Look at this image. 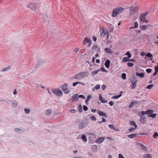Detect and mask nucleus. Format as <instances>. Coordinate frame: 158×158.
Listing matches in <instances>:
<instances>
[{
	"label": "nucleus",
	"instance_id": "09e8293b",
	"mask_svg": "<svg viewBox=\"0 0 158 158\" xmlns=\"http://www.w3.org/2000/svg\"><path fill=\"white\" fill-rule=\"evenodd\" d=\"M133 65V64L131 63L128 62L127 63V65L129 67H132Z\"/></svg>",
	"mask_w": 158,
	"mask_h": 158
},
{
	"label": "nucleus",
	"instance_id": "39448f33",
	"mask_svg": "<svg viewBox=\"0 0 158 158\" xmlns=\"http://www.w3.org/2000/svg\"><path fill=\"white\" fill-rule=\"evenodd\" d=\"M28 7L32 11H34L35 12L36 5L35 3H33L29 4L28 5Z\"/></svg>",
	"mask_w": 158,
	"mask_h": 158
},
{
	"label": "nucleus",
	"instance_id": "f704fd0d",
	"mask_svg": "<svg viewBox=\"0 0 158 158\" xmlns=\"http://www.w3.org/2000/svg\"><path fill=\"white\" fill-rule=\"evenodd\" d=\"M148 117H151L152 118H155L156 116V114H151L150 115H148Z\"/></svg>",
	"mask_w": 158,
	"mask_h": 158
},
{
	"label": "nucleus",
	"instance_id": "7c9ffc66",
	"mask_svg": "<svg viewBox=\"0 0 158 158\" xmlns=\"http://www.w3.org/2000/svg\"><path fill=\"white\" fill-rule=\"evenodd\" d=\"M81 138L84 142H86L87 141V139L85 135H83L81 136Z\"/></svg>",
	"mask_w": 158,
	"mask_h": 158
},
{
	"label": "nucleus",
	"instance_id": "4d7b16f0",
	"mask_svg": "<svg viewBox=\"0 0 158 158\" xmlns=\"http://www.w3.org/2000/svg\"><path fill=\"white\" fill-rule=\"evenodd\" d=\"M118 158H124L123 156L120 154H119L118 155Z\"/></svg>",
	"mask_w": 158,
	"mask_h": 158
},
{
	"label": "nucleus",
	"instance_id": "f3484780",
	"mask_svg": "<svg viewBox=\"0 0 158 158\" xmlns=\"http://www.w3.org/2000/svg\"><path fill=\"white\" fill-rule=\"evenodd\" d=\"M78 95L77 94H76L74 95L72 97V99L73 101L76 102L78 100Z\"/></svg>",
	"mask_w": 158,
	"mask_h": 158
},
{
	"label": "nucleus",
	"instance_id": "4c0bfd02",
	"mask_svg": "<svg viewBox=\"0 0 158 158\" xmlns=\"http://www.w3.org/2000/svg\"><path fill=\"white\" fill-rule=\"evenodd\" d=\"M153 137L155 139H157L158 138V133L157 132H155L154 133L153 135Z\"/></svg>",
	"mask_w": 158,
	"mask_h": 158
},
{
	"label": "nucleus",
	"instance_id": "a211bd4d",
	"mask_svg": "<svg viewBox=\"0 0 158 158\" xmlns=\"http://www.w3.org/2000/svg\"><path fill=\"white\" fill-rule=\"evenodd\" d=\"M136 74L137 76L139 77L142 78H144V74L143 73H139L136 72Z\"/></svg>",
	"mask_w": 158,
	"mask_h": 158
},
{
	"label": "nucleus",
	"instance_id": "2f4dec72",
	"mask_svg": "<svg viewBox=\"0 0 158 158\" xmlns=\"http://www.w3.org/2000/svg\"><path fill=\"white\" fill-rule=\"evenodd\" d=\"M100 70V69L98 70H95L94 71H93L92 73L91 74L93 76H94L95 74H97L98 73L99 71Z\"/></svg>",
	"mask_w": 158,
	"mask_h": 158
},
{
	"label": "nucleus",
	"instance_id": "c85d7f7f",
	"mask_svg": "<svg viewBox=\"0 0 158 158\" xmlns=\"http://www.w3.org/2000/svg\"><path fill=\"white\" fill-rule=\"evenodd\" d=\"M108 127L109 128H110L111 129H113L114 131H118V129H116L114 126L112 125H109L108 126Z\"/></svg>",
	"mask_w": 158,
	"mask_h": 158
},
{
	"label": "nucleus",
	"instance_id": "338daca9",
	"mask_svg": "<svg viewBox=\"0 0 158 158\" xmlns=\"http://www.w3.org/2000/svg\"><path fill=\"white\" fill-rule=\"evenodd\" d=\"M91 95H89L87 96V98L89 100L90 99H91Z\"/></svg>",
	"mask_w": 158,
	"mask_h": 158
},
{
	"label": "nucleus",
	"instance_id": "3c124183",
	"mask_svg": "<svg viewBox=\"0 0 158 158\" xmlns=\"http://www.w3.org/2000/svg\"><path fill=\"white\" fill-rule=\"evenodd\" d=\"M96 89H98L100 88V85H97L94 86Z\"/></svg>",
	"mask_w": 158,
	"mask_h": 158
},
{
	"label": "nucleus",
	"instance_id": "7ed1b4c3",
	"mask_svg": "<svg viewBox=\"0 0 158 158\" xmlns=\"http://www.w3.org/2000/svg\"><path fill=\"white\" fill-rule=\"evenodd\" d=\"M139 10L138 7L136 6H132L130 7V14L133 15L137 12Z\"/></svg>",
	"mask_w": 158,
	"mask_h": 158
},
{
	"label": "nucleus",
	"instance_id": "13d9d810",
	"mask_svg": "<svg viewBox=\"0 0 158 158\" xmlns=\"http://www.w3.org/2000/svg\"><path fill=\"white\" fill-rule=\"evenodd\" d=\"M70 112L72 113H75L76 112V110L75 109H72L70 111Z\"/></svg>",
	"mask_w": 158,
	"mask_h": 158
},
{
	"label": "nucleus",
	"instance_id": "69168bd1",
	"mask_svg": "<svg viewBox=\"0 0 158 158\" xmlns=\"http://www.w3.org/2000/svg\"><path fill=\"white\" fill-rule=\"evenodd\" d=\"M140 55L141 56H143L145 55V53L144 52H141Z\"/></svg>",
	"mask_w": 158,
	"mask_h": 158
},
{
	"label": "nucleus",
	"instance_id": "6ab92c4d",
	"mask_svg": "<svg viewBox=\"0 0 158 158\" xmlns=\"http://www.w3.org/2000/svg\"><path fill=\"white\" fill-rule=\"evenodd\" d=\"M110 61L109 60H107L105 63V65L106 67L108 68L110 67Z\"/></svg>",
	"mask_w": 158,
	"mask_h": 158
},
{
	"label": "nucleus",
	"instance_id": "4be33fe9",
	"mask_svg": "<svg viewBox=\"0 0 158 158\" xmlns=\"http://www.w3.org/2000/svg\"><path fill=\"white\" fill-rule=\"evenodd\" d=\"M89 40H90L89 38L87 37L85 38L83 41V44H85L89 42Z\"/></svg>",
	"mask_w": 158,
	"mask_h": 158
},
{
	"label": "nucleus",
	"instance_id": "9b49d317",
	"mask_svg": "<svg viewBox=\"0 0 158 158\" xmlns=\"http://www.w3.org/2000/svg\"><path fill=\"white\" fill-rule=\"evenodd\" d=\"M104 139V137L99 138L98 139H97L96 140V143H98L99 144H101L103 142Z\"/></svg>",
	"mask_w": 158,
	"mask_h": 158
},
{
	"label": "nucleus",
	"instance_id": "603ef678",
	"mask_svg": "<svg viewBox=\"0 0 158 158\" xmlns=\"http://www.w3.org/2000/svg\"><path fill=\"white\" fill-rule=\"evenodd\" d=\"M12 106L14 108H15L17 106V103L15 102H13L12 103Z\"/></svg>",
	"mask_w": 158,
	"mask_h": 158
},
{
	"label": "nucleus",
	"instance_id": "20e7f679",
	"mask_svg": "<svg viewBox=\"0 0 158 158\" xmlns=\"http://www.w3.org/2000/svg\"><path fill=\"white\" fill-rule=\"evenodd\" d=\"M68 84L65 83L61 87L62 90L64 91V93L66 94H68L70 92V90L68 89Z\"/></svg>",
	"mask_w": 158,
	"mask_h": 158
},
{
	"label": "nucleus",
	"instance_id": "423d86ee",
	"mask_svg": "<svg viewBox=\"0 0 158 158\" xmlns=\"http://www.w3.org/2000/svg\"><path fill=\"white\" fill-rule=\"evenodd\" d=\"M53 93L58 96H61L62 95V92L60 89H56L53 90Z\"/></svg>",
	"mask_w": 158,
	"mask_h": 158
},
{
	"label": "nucleus",
	"instance_id": "bb28decb",
	"mask_svg": "<svg viewBox=\"0 0 158 158\" xmlns=\"http://www.w3.org/2000/svg\"><path fill=\"white\" fill-rule=\"evenodd\" d=\"M138 26V23L137 21H136L134 23V26L133 27H130V29L131 28H137Z\"/></svg>",
	"mask_w": 158,
	"mask_h": 158
},
{
	"label": "nucleus",
	"instance_id": "bf43d9fd",
	"mask_svg": "<svg viewBox=\"0 0 158 158\" xmlns=\"http://www.w3.org/2000/svg\"><path fill=\"white\" fill-rule=\"evenodd\" d=\"M78 98H82L83 99H85V98L84 96L83 95H80L78 96Z\"/></svg>",
	"mask_w": 158,
	"mask_h": 158
},
{
	"label": "nucleus",
	"instance_id": "5fc2aeb1",
	"mask_svg": "<svg viewBox=\"0 0 158 158\" xmlns=\"http://www.w3.org/2000/svg\"><path fill=\"white\" fill-rule=\"evenodd\" d=\"M79 83H80V82L78 81L74 82L73 84V85L74 87L77 84H79Z\"/></svg>",
	"mask_w": 158,
	"mask_h": 158
},
{
	"label": "nucleus",
	"instance_id": "aec40b11",
	"mask_svg": "<svg viewBox=\"0 0 158 158\" xmlns=\"http://www.w3.org/2000/svg\"><path fill=\"white\" fill-rule=\"evenodd\" d=\"M92 49L93 50H95V51L97 52H99L100 51V48L96 45L93 46L92 47Z\"/></svg>",
	"mask_w": 158,
	"mask_h": 158
},
{
	"label": "nucleus",
	"instance_id": "ddd939ff",
	"mask_svg": "<svg viewBox=\"0 0 158 158\" xmlns=\"http://www.w3.org/2000/svg\"><path fill=\"white\" fill-rule=\"evenodd\" d=\"M140 122L142 123H144L146 122V118L143 115L141 116L140 115Z\"/></svg>",
	"mask_w": 158,
	"mask_h": 158
},
{
	"label": "nucleus",
	"instance_id": "680f3d73",
	"mask_svg": "<svg viewBox=\"0 0 158 158\" xmlns=\"http://www.w3.org/2000/svg\"><path fill=\"white\" fill-rule=\"evenodd\" d=\"M106 86L105 85H103L102 86V88L103 90H104L106 88Z\"/></svg>",
	"mask_w": 158,
	"mask_h": 158
},
{
	"label": "nucleus",
	"instance_id": "8fccbe9b",
	"mask_svg": "<svg viewBox=\"0 0 158 158\" xmlns=\"http://www.w3.org/2000/svg\"><path fill=\"white\" fill-rule=\"evenodd\" d=\"M91 120L92 121H96V118L94 116H92L91 118Z\"/></svg>",
	"mask_w": 158,
	"mask_h": 158
},
{
	"label": "nucleus",
	"instance_id": "a878e982",
	"mask_svg": "<svg viewBox=\"0 0 158 158\" xmlns=\"http://www.w3.org/2000/svg\"><path fill=\"white\" fill-rule=\"evenodd\" d=\"M136 134L135 133L129 135H127V136L131 139L133 138L135 136Z\"/></svg>",
	"mask_w": 158,
	"mask_h": 158
},
{
	"label": "nucleus",
	"instance_id": "9d476101",
	"mask_svg": "<svg viewBox=\"0 0 158 158\" xmlns=\"http://www.w3.org/2000/svg\"><path fill=\"white\" fill-rule=\"evenodd\" d=\"M97 113L100 116H102L107 118V115L104 112H102L100 110L97 111Z\"/></svg>",
	"mask_w": 158,
	"mask_h": 158
},
{
	"label": "nucleus",
	"instance_id": "0eeeda50",
	"mask_svg": "<svg viewBox=\"0 0 158 158\" xmlns=\"http://www.w3.org/2000/svg\"><path fill=\"white\" fill-rule=\"evenodd\" d=\"M148 13V11H146L145 13L141 14L140 16V20L142 22H143L144 20L145 19L146 16Z\"/></svg>",
	"mask_w": 158,
	"mask_h": 158
},
{
	"label": "nucleus",
	"instance_id": "de8ad7c7",
	"mask_svg": "<svg viewBox=\"0 0 158 158\" xmlns=\"http://www.w3.org/2000/svg\"><path fill=\"white\" fill-rule=\"evenodd\" d=\"M146 71L147 73H150L152 72V69H146Z\"/></svg>",
	"mask_w": 158,
	"mask_h": 158
},
{
	"label": "nucleus",
	"instance_id": "dca6fc26",
	"mask_svg": "<svg viewBox=\"0 0 158 158\" xmlns=\"http://www.w3.org/2000/svg\"><path fill=\"white\" fill-rule=\"evenodd\" d=\"M99 99L100 102L102 103H106L107 102V101L104 99L101 95L99 96Z\"/></svg>",
	"mask_w": 158,
	"mask_h": 158
},
{
	"label": "nucleus",
	"instance_id": "72a5a7b5",
	"mask_svg": "<svg viewBox=\"0 0 158 158\" xmlns=\"http://www.w3.org/2000/svg\"><path fill=\"white\" fill-rule=\"evenodd\" d=\"M153 112V111L152 110H147V114L148 115H150Z\"/></svg>",
	"mask_w": 158,
	"mask_h": 158
},
{
	"label": "nucleus",
	"instance_id": "49530a36",
	"mask_svg": "<svg viewBox=\"0 0 158 158\" xmlns=\"http://www.w3.org/2000/svg\"><path fill=\"white\" fill-rule=\"evenodd\" d=\"M146 55L148 57H152V55L150 52L147 53Z\"/></svg>",
	"mask_w": 158,
	"mask_h": 158
},
{
	"label": "nucleus",
	"instance_id": "1a4fd4ad",
	"mask_svg": "<svg viewBox=\"0 0 158 158\" xmlns=\"http://www.w3.org/2000/svg\"><path fill=\"white\" fill-rule=\"evenodd\" d=\"M86 126L85 124V123H83L82 121L80 122L78 125V128L79 129H82L85 128Z\"/></svg>",
	"mask_w": 158,
	"mask_h": 158
},
{
	"label": "nucleus",
	"instance_id": "f257e3e1",
	"mask_svg": "<svg viewBox=\"0 0 158 158\" xmlns=\"http://www.w3.org/2000/svg\"><path fill=\"white\" fill-rule=\"evenodd\" d=\"M124 10V8L120 7L115 8L113 10L112 16L113 17H116L118 15H119Z\"/></svg>",
	"mask_w": 158,
	"mask_h": 158
},
{
	"label": "nucleus",
	"instance_id": "2eb2a0df",
	"mask_svg": "<svg viewBox=\"0 0 158 158\" xmlns=\"http://www.w3.org/2000/svg\"><path fill=\"white\" fill-rule=\"evenodd\" d=\"M91 148L93 150V151L94 152H96L98 150V146L96 145H93L92 147Z\"/></svg>",
	"mask_w": 158,
	"mask_h": 158
},
{
	"label": "nucleus",
	"instance_id": "f8f14e48",
	"mask_svg": "<svg viewBox=\"0 0 158 158\" xmlns=\"http://www.w3.org/2000/svg\"><path fill=\"white\" fill-rule=\"evenodd\" d=\"M88 136L89 139L90 140H92L96 137L95 134L93 133H89L88 134Z\"/></svg>",
	"mask_w": 158,
	"mask_h": 158
},
{
	"label": "nucleus",
	"instance_id": "393cba45",
	"mask_svg": "<svg viewBox=\"0 0 158 158\" xmlns=\"http://www.w3.org/2000/svg\"><path fill=\"white\" fill-rule=\"evenodd\" d=\"M105 52L107 53H112V51L109 48H106L105 49Z\"/></svg>",
	"mask_w": 158,
	"mask_h": 158
},
{
	"label": "nucleus",
	"instance_id": "0e129e2a",
	"mask_svg": "<svg viewBox=\"0 0 158 158\" xmlns=\"http://www.w3.org/2000/svg\"><path fill=\"white\" fill-rule=\"evenodd\" d=\"M109 104L110 106H112L114 105V103L113 102L110 101L109 102Z\"/></svg>",
	"mask_w": 158,
	"mask_h": 158
},
{
	"label": "nucleus",
	"instance_id": "412c9836",
	"mask_svg": "<svg viewBox=\"0 0 158 158\" xmlns=\"http://www.w3.org/2000/svg\"><path fill=\"white\" fill-rule=\"evenodd\" d=\"M122 93H123L122 92H120V94H119L118 95L114 96L113 97H112V98L114 99H117L118 98H120L122 96V94H121Z\"/></svg>",
	"mask_w": 158,
	"mask_h": 158
},
{
	"label": "nucleus",
	"instance_id": "6e6d98bb",
	"mask_svg": "<svg viewBox=\"0 0 158 158\" xmlns=\"http://www.w3.org/2000/svg\"><path fill=\"white\" fill-rule=\"evenodd\" d=\"M136 128H135H135H134L133 127H131V128H130V129H129V131H133V130L135 129Z\"/></svg>",
	"mask_w": 158,
	"mask_h": 158
},
{
	"label": "nucleus",
	"instance_id": "473e14b6",
	"mask_svg": "<svg viewBox=\"0 0 158 158\" xmlns=\"http://www.w3.org/2000/svg\"><path fill=\"white\" fill-rule=\"evenodd\" d=\"M130 124L131 125H134L135 128L137 127V125L136 124L135 122L133 121H131L130 122Z\"/></svg>",
	"mask_w": 158,
	"mask_h": 158
},
{
	"label": "nucleus",
	"instance_id": "58836bf2",
	"mask_svg": "<svg viewBox=\"0 0 158 158\" xmlns=\"http://www.w3.org/2000/svg\"><path fill=\"white\" fill-rule=\"evenodd\" d=\"M126 74L125 73H123L122 74V78L123 80L126 79Z\"/></svg>",
	"mask_w": 158,
	"mask_h": 158
},
{
	"label": "nucleus",
	"instance_id": "b1692460",
	"mask_svg": "<svg viewBox=\"0 0 158 158\" xmlns=\"http://www.w3.org/2000/svg\"><path fill=\"white\" fill-rule=\"evenodd\" d=\"M137 103L138 102L136 101L132 102L130 104L129 107V108H131L133 107L134 105L137 104Z\"/></svg>",
	"mask_w": 158,
	"mask_h": 158
},
{
	"label": "nucleus",
	"instance_id": "c03bdc74",
	"mask_svg": "<svg viewBox=\"0 0 158 158\" xmlns=\"http://www.w3.org/2000/svg\"><path fill=\"white\" fill-rule=\"evenodd\" d=\"M100 31L101 32V35L103 36L106 34L105 32V31L104 30H102V31H101V30H100Z\"/></svg>",
	"mask_w": 158,
	"mask_h": 158
},
{
	"label": "nucleus",
	"instance_id": "052dcab7",
	"mask_svg": "<svg viewBox=\"0 0 158 158\" xmlns=\"http://www.w3.org/2000/svg\"><path fill=\"white\" fill-rule=\"evenodd\" d=\"M141 113L143 115L147 114V111H142L141 112Z\"/></svg>",
	"mask_w": 158,
	"mask_h": 158
},
{
	"label": "nucleus",
	"instance_id": "cd10ccee",
	"mask_svg": "<svg viewBox=\"0 0 158 158\" xmlns=\"http://www.w3.org/2000/svg\"><path fill=\"white\" fill-rule=\"evenodd\" d=\"M128 58L126 57H124L123 59V61L124 62H126L127 61H129L131 60V59H129Z\"/></svg>",
	"mask_w": 158,
	"mask_h": 158
},
{
	"label": "nucleus",
	"instance_id": "774afa93",
	"mask_svg": "<svg viewBox=\"0 0 158 158\" xmlns=\"http://www.w3.org/2000/svg\"><path fill=\"white\" fill-rule=\"evenodd\" d=\"M93 39L94 41H96L97 40V38L95 36H93Z\"/></svg>",
	"mask_w": 158,
	"mask_h": 158
},
{
	"label": "nucleus",
	"instance_id": "a18cd8bd",
	"mask_svg": "<svg viewBox=\"0 0 158 158\" xmlns=\"http://www.w3.org/2000/svg\"><path fill=\"white\" fill-rule=\"evenodd\" d=\"M83 107V110L85 111H87L88 110V107L85 105H84Z\"/></svg>",
	"mask_w": 158,
	"mask_h": 158
},
{
	"label": "nucleus",
	"instance_id": "ea45409f",
	"mask_svg": "<svg viewBox=\"0 0 158 158\" xmlns=\"http://www.w3.org/2000/svg\"><path fill=\"white\" fill-rule=\"evenodd\" d=\"M125 55H127V56H128L127 57L128 58H130L131 57V54L129 51H128L125 54Z\"/></svg>",
	"mask_w": 158,
	"mask_h": 158
},
{
	"label": "nucleus",
	"instance_id": "f03ea898",
	"mask_svg": "<svg viewBox=\"0 0 158 158\" xmlns=\"http://www.w3.org/2000/svg\"><path fill=\"white\" fill-rule=\"evenodd\" d=\"M88 73L87 72H81L75 75L74 77V79H80L87 76L88 75Z\"/></svg>",
	"mask_w": 158,
	"mask_h": 158
},
{
	"label": "nucleus",
	"instance_id": "79ce46f5",
	"mask_svg": "<svg viewBox=\"0 0 158 158\" xmlns=\"http://www.w3.org/2000/svg\"><path fill=\"white\" fill-rule=\"evenodd\" d=\"M153 86V85H148L146 88H147L149 89H152Z\"/></svg>",
	"mask_w": 158,
	"mask_h": 158
},
{
	"label": "nucleus",
	"instance_id": "6e6552de",
	"mask_svg": "<svg viewBox=\"0 0 158 158\" xmlns=\"http://www.w3.org/2000/svg\"><path fill=\"white\" fill-rule=\"evenodd\" d=\"M131 81L132 85L131 88L132 89H134L136 86L137 81V80L136 78H134L132 80H131Z\"/></svg>",
	"mask_w": 158,
	"mask_h": 158
},
{
	"label": "nucleus",
	"instance_id": "4468645a",
	"mask_svg": "<svg viewBox=\"0 0 158 158\" xmlns=\"http://www.w3.org/2000/svg\"><path fill=\"white\" fill-rule=\"evenodd\" d=\"M52 110L50 109L46 110L45 112V115L47 116H49L51 114Z\"/></svg>",
	"mask_w": 158,
	"mask_h": 158
},
{
	"label": "nucleus",
	"instance_id": "c9c22d12",
	"mask_svg": "<svg viewBox=\"0 0 158 158\" xmlns=\"http://www.w3.org/2000/svg\"><path fill=\"white\" fill-rule=\"evenodd\" d=\"M24 112L25 114H29L30 112V110L25 108L24 109Z\"/></svg>",
	"mask_w": 158,
	"mask_h": 158
},
{
	"label": "nucleus",
	"instance_id": "c756f323",
	"mask_svg": "<svg viewBox=\"0 0 158 158\" xmlns=\"http://www.w3.org/2000/svg\"><path fill=\"white\" fill-rule=\"evenodd\" d=\"M10 69V66H8L4 68L1 71L2 72H4L6 70Z\"/></svg>",
	"mask_w": 158,
	"mask_h": 158
},
{
	"label": "nucleus",
	"instance_id": "e433bc0d",
	"mask_svg": "<svg viewBox=\"0 0 158 158\" xmlns=\"http://www.w3.org/2000/svg\"><path fill=\"white\" fill-rule=\"evenodd\" d=\"M147 27L148 26L147 25H142L140 26V28L143 30H146L147 29Z\"/></svg>",
	"mask_w": 158,
	"mask_h": 158
},
{
	"label": "nucleus",
	"instance_id": "e2e57ef3",
	"mask_svg": "<svg viewBox=\"0 0 158 158\" xmlns=\"http://www.w3.org/2000/svg\"><path fill=\"white\" fill-rule=\"evenodd\" d=\"M155 71L158 72V66H156L155 67Z\"/></svg>",
	"mask_w": 158,
	"mask_h": 158
},
{
	"label": "nucleus",
	"instance_id": "37998d69",
	"mask_svg": "<svg viewBox=\"0 0 158 158\" xmlns=\"http://www.w3.org/2000/svg\"><path fill=\"white\" fill-rule=\"evenodd\" d=\"M145 156L146 158H152L151 155L149 154H145Z\"/></svg>",
	"mask_w": 158,
	"mask_h": 158
},
{
	"label": "nucleus",
	"instance_id": "5701e85b",
	"mask_svg": "<svg viewBox=\"0 0 158 158\" xmlns=\"http://www.w3.org/2000/svg\"><path fill=\"white\" fill-rule=\"evenodd\" d=\"M139 145L140 146V148L141 150H146V147L144 145L142 144L141 143H139Z\"/></svg>",
	"mask_w": 158,
	"mask_h": 158
},
{
	"label": "nucleus",
	"instance_id": "864d4df0",
	"mask_svg": "<svg viewBox=\"0 0 158 158\" xmlns=\"http://www.w3.org/2000/svg\"><path fill=\"white\" fill-rule=\"evenodd\" d=\"M101 70H102V72H106V73H107V71L105 69H104V68H103V67H102L101 68Z\"/></svg>",
	"mask_w": 158,
	"mask_h": 158
},
{
	"label": "nucleus",
	"instance_id": "a19ab883",
	"mask_svg": "<svg viewBox=\"0 0 158 158\" xmlns=\"http://www.w3.org/2000/svg\"><path fill=\"white\" fill-rule=\"evenodd\" d=\"M79 111L80 112H82L83 110L81 106V105H79L78 106Z\"/></svg>",
	"mask_w": 158,
	"mask_h": 158
}]
</instances>
